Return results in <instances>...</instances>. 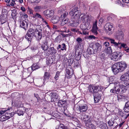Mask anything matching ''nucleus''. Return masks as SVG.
<instances>
[{
	"label": "nucleus",
	"instance_id": "nucleus-62",
	"mask_svg": "<svg viewBox=\"0 0 129 129\" xmlns=\"http://www.w3.org/2000/svg\"><path fill=\"white\" fill-rule=\"evenodd\" d=\"M124 50L127 52H129V48L127 47L126 49H124Z\"/></svg>",
	"mask_w": 129,
	"mask_h": 129
},
{
	"label": "nucleus",
	"instance_id": "nucleus-43",
	"mask_svg": "<svg viewBox=\"0 0 129 129\" xmlns=\"http://www.w3.org/2000/svg\"><path fill=\"white\" fill-rule=\"evenodd\" d=\"M60 127L62 129H70L68 126L64 125L63 124H60Z\"/></svg>",
	"mask_w": 129,
	"mask_h": 129
},
{
	"label": "nucleus",
	"instance_id": "nucleus-16",
	"mask_svg": "<svg viewBox=\"0 0 129 129\" xmlns=\"http://www.w3.org/2000/svg\"><path fill=\"white\" fill-rule=\"evenodd\" d=\"M78 19L80 22H84L85 21V20H86V16L84 14H80Z\"/></svg>",
	"mask_w": 129,
	"mask_h": 129
},
{
	"label": "nucleus",
	"instance_id": "nucleus-6",
	"mask_svg": "<svg viewBox=\"0 0 129 129\" xmlns=\"http://www.w3.org/2000/svg\"><path fill=\"white\" fill-rule=\"evenodd\" d=\"M88 106L86 105L77 106L76 110L80 113L86 112L88 109Z\"/></svg>",
	"mask_w": 129,
	"mask_h": 129
},
{
	"label": "nucleus",
	"instance_id": "nucleus-63",
	"mask_svg": "<svg viewBox=\"0 0 129 129\" xmlns=\"http://www.w3.org/2000/svg\"><path fill=\"white\" fill-rule=\"evenodd\" d=\"M41 0H32L33 2L34 3H39Z\"/></svg>",
	"mask_w": 129,
	"mask_h": 129
},
{
	"label": "nucleus",
	"instance_id": "nucleus-28",
	"mask_svg": "<svg viewBox=\"0 0 129 129\" xmlns=\"http://www.w3.org/2000/svg\"><path fill=\"white\" fill-rule=\"evenodd\" d=\"M66 102V100L63 101L62 100H59L58 103V106L60 107L64 106V105Z\"/></svg>",
	"mask_w": 129,
	"mask_h": 129
},
{
	"label": "nucleus",
	"instance_id": "nucleus-25",
	"mask_svg": "<svg viewBox=\"0 0 129 129\" xmlns=\"http://www.w3.org/2000/svg\"><path fill=\"white\" fill-rule=\"evenodd\" d=\"M112 50L111 47L106 48L105 52L108 56L112 53Z\"/></svg>",
	"mask_w": 129,
	"mask_h": 129
},
{
	"label": "nucleus",
	"instance_id": "nucleus-15",
	"mask_svg": "<svg viewBox=\"0 0 129 129\" xmlns=\"http://www.w3.org/2000/svg\"><path fill=\"white\" fill-rule=\"evenodd\" d=\"M60 18L59 16H54L51 19L52 22L53 23H56L59 21Z\"/></svg>",
	"mask_w": 129,
	"mask_h": 129
},
{
	"label": "nucleus",
	"instance_id": "nucleus-64",
	"mask_svg": "<svg viewBox=\"0 0 129 129\" xmlns=\"http://www.w3.org/2000/svg\"><path fill=\"white\" fill-rule=\"evenodd\" d=\"M28 82L29 83H32L33 82V79L32 78H30V81H29L28 80H27Z\"/></svg>",
	"mask_w": 129,
	"mask_h": 129
},
{
	"label": "nucleus",
	"instance_id": "nucleus-20",
	"mask_svg": "<svg viewBox=\"0 0 129 129\" xmlns=\"http://www.w3.org/2000/svg\"><path fill=\"white\" fill-rule=\"evenodd\" d=\"M43 9V6H37L34 8L35 12H40Z\"/></svg>",
	"mask_w": 129,
	"mask_h": 129
},
{
	"label": "nucleus",
	"instance_id": "nucleus-9",
	"mask_svg": "<svg viewBox=\"0 0 129 129\" xmlns=\"http://www.w3.org/2000/svg\"><path fill=\"white\" fill-rule=\"evenodd\" d=\"M42 28L40 25H38L36 26V29L35 31V32H38V40H40L42 37Z\"/></svg>",
	"mask_w": 129,
	"mask_h": 129
},
{
	"label": "nucleus",
	"instance_id": "nucleus-8",
	"mask_svg": "<svg viewBox=\"0 0 129 129\" xmlns=\"http://www.w3.org/2000/svg\"><path fill=\"white\" fill-rule=\"evenodd\" d=\"M121 57V52H114L112 54L111 58L112 60L117 61L120 59Z\"/></svg>",
	"mask_w": 129,
	"mask_h": 129
},
{
	"label": "nucleus",
	"instance_id": "nucleus-59",
	"mask_svg": "<svg viewBox=\"0 0 129 129\" xmlns=\"http://www.w3.org/2000/svg\"><path fill=\"white\" fill-rule=\"evenodd\" d=\"M104 19L102 18H100L99 20V21L100 22V23L101 24H102L103 22Z\"/></svg>",
	"mask_w": 129,
	"mask_h": 129
},
{
	"label": "nucleus",
	"instance_id": "nucleus-18",
	"mask_svg": "<svg viewBox=\"0 0 129 129\" xmlns=\"http://www.w3.org/2000/svg\"><path fill=\"white\" fill-rule=\"evenodd\" d=\"M67 74L66 76L68 78H70L72 77V75L73 74V70L71 73L70 71L68 69L66 70Z\"/></svg>",
	"mask_w": 129,
	"mask_h": 129
},
{
	"label": "nucleus",
	"instance_id": "nucleus-41",
	"mask_svg": "<svg viewBox=\"0 0 129 129\" xmlns=\"http://www.w3.org/2000/svg\"><path fill=\"white\" fill-rule=\"evenodd\" d=\"M97 22L96 21L94 22L93 23V29H98V28L97 26Z\"/></svg>",
	"mask_w": 129,
	"mask_h": 129
},
{
	"label": "nucleus",
	"instance_id": "nucleus-50",
	"mask_svg": "<svg viewBox=\"0 0 129 129\" xmlns=\"http://www.w3.org/2000/svg\"><path fill=\"white\" fill-rule=\"evenodd\" d=\"M10 109H8L7 110H1L0 111V116L2 115L3 114H4L6 111L9 110Z\"/></svg>",
	"mask_w": 129,
	"mask_h": 129
},
{
	"label": "nucleus",
	"instance_id": "nucleus-47",
	"mask_svg": "<svg viewBox=\"0 0 129 129\" xmlns=\"http://www.w3.org/2000/svg\"><path fill=\"white\" fill-rule=\"evenodd\" d=\"M108 125L110 126L111 127H112V126H113V124L114 123V122L113 121H110L109 120L108 122Z\"/></svg>",
	"mask_w": 129,
	"mask_h": 129
},
{
	"label": "nucleus",
	"instance_id": "nucleus-49",
	"mask_svg": "<svg viewBox=\"0 0 129 129\" xmlns=\"http://www.w3.org/2000/svg\"><path fill=\"white\" fill-rule=\"evenodd\" d=\"M104 46L106 48H107L109 45V42H105L103 43Z\"/></svg>",
	"mask_w": 129,
	"mask_h": 129
},
{
	"label": "nucleus",
	"instance_id": "nucleus-22",
	"mask_svg": "<svg viewBox=\"0 0 129 129\" xmlns=\"http://www.w3.org/2000/svg\"><path fill=\"white\" fill-rule=\"evenodd\" d=\"M123 110L125 112H129V101H128L126 103L123 108Z\"/></svg>",
	"mask_w": 129,
	"mask_h": 129
},
{
	"label": "nucleus",
	"instance_id": "nucleus-21",
	"mask_svg": "<svg viewBox=\"0 0 129 129\" xmlns=\"http://www.w3.org/2000/svg\"><path fill=\"white\" fill-rule=\"evenodd\" d=\"M93 96L94 102L95 103L98 102L101 99V95L98 94L96 95H94Z\"/></svg>",
	"mask_w": 129,
	"mask_h": 129
},
{
	"label": "nucleus",
	"instance_id": "nucleus-5",
	"mask_svg": "<svg viewBox=\"0 0 129 129\" xmlns=\"http://www.w3.org/2000/svg\"><path fill=\"white\" fill-rule=\"evenodd\" d=\"M104 30L109 35L112 34L114 32V28L113 25L112 23H107L104 27Z\"/></svg>",
	"mask_w": 129,
	"mask_h": 129
},
{
	"label": "nucleus",
	"instance_id": "nucleus-46",
	"mask_svg": "<svg viewBox=\"0 0 129 129\" xmlns=\"http://www.w3.org/2000/svg\"><path fill=\"white\" fill-rule=\"evenodd\" d=\"M82 32H81V31L79 32V33L80 34L86 35L87 34H88V32L86 31H85L84 30H82Z\"/></svg>",
	"mask_w": 129,
	"mask_h": 129
},
{
	"label": "nucleus",
	"instance_id": "nucleus-12",
	"mask_svg": "<svg viewBox=\"0 0 129 129\" xmlns=\"http://www.w3.org/2000/svg\"><path fill=\"white\" fill-rule=\"evenodd\" d=\"M43 14L46 17H50L53 15L54 11L52 10H47L43 12Z\"/></svg>",
	"mask_w": 129,
	"mask_h": 129
},
{
	"label": "nucleus",
	"instance_id": "nucleus-60",
	"mask_svg": "<svg viewBox=\"0 0 129 129\" xmlns=\"http://www.w3.org/2000/svg\"><path fill=\"white\" fill-rule=\"evenodd\" d=\"M61 29H63L62 30V32H66L67 29L66 27H64L63 28H62Z\"/></svg>",
	"mask_w": 129,
	"mask_h": 129
},
{
	"label": "nucleus",
	"instance_id": "nucleus-14",
	"mask_svg": "<svg viewBox=\"0 0 129 129\" xmlns=\"http://www.w3.org/2000/svg\"><path fill=\"white\" fill-rule=\"evenodd\" d=\"M98 124L100 128L102 129H108V127L106 124L103 123V122L99 121Z\"/></svg>",
	"mask_w": 129,
	"mask_h": 129
},
{
	"label": "nucleus",
	"instance_id": "nucleus-31",
	"mask_svg": "<svg viewBox=\"0 0 129 129\" xmlns=\"http://www.w3.org/2000/svg\"><path fill=\"white\" fill-rule=\"evenodd\" d=\"M42 16L38 13H36L35 14H33V17L34 18H42Z\"/></svg>",
	"mask_w": 129,
	"mask_h": 129
},
{
	"label": "nucleus",
	"instance_id": "nucleus-58",
	"mask_svg": "<svg viewBox=\"0 0 129 129\" xmlns=\"http://www.w3.org/2000/svg\"><path fill=\"white\" fill-rule=\"evenodd\" d=\"M91 129H95V126L93 124L89 127Z\"/></svg>",
	"mask_w": 129,
	"mask_h": 129
},
{
	"label": "nucleus",
	"instance_id": "nucleus-53",
	"mask_svg": "<svg viewBox=\"0 0 129 129\" xmlns=\"http://www.w3.org/2000/svg\"><path fill=\"white\" fill-rule=\"evenodd\" d=\"M41 47L42 49L44 50H47L48 48V47L47 46H46L45 45H42Z\"/></svg>",
	"mask_w": 129,
	"mask_h": 129
},
{
	"label": "nucleus",
	"instance_id": "nucleus-4",
	"mask_svg": "<svg viewBox=\"0 0 129 129\" xmlns=\"http://www.w3.org/2000/svg\"><path fill=\"white\" fill-rule=\"evenodd\" d=\"M88 88V92L90 94H92L100 91L102 87L100 85H96L93 84H90L89 85Z\"/></svg>",
	"mask_w": 129,
	"mask_h": 129
},
{
	"label": "nucleus",
	"instance_id": "nucleus-37",
	"mask_svg": "<svg viewBox=\"0 0 129 129\" xmlns=\"http://www.w3.org/2000/svg\"><path fill=\"white\" fill-rule=\"evenodd\" d=\"M8 119V118L5 115H3L0 117V121H4Z\"/></svg>",
	"mask_w": 129,
	"mask_h": 129
},
{
	"label": "nucleus",
	"instance_id": "nucleus-56",
	"mask_svg": "<svg viewBox=\"0 0 129 129\" xmlns=\"http://www.w3.org/2000/svg\"><path fill=\"white\" fill-rule=\"evenodd\" d=\"M98 29H92V31L93 33H94V34L95 35H97L98 34V33L97 31Z\"/></svg>",
	"mask_w": 129,
	"mask_h": 129
},
{
	"label": "nucleus",
	"instance_id": "nucleus-33",
	"mask_svg": "<svg viewBox=\"0 0 129 129\" xmlns=\"http://www.w3.org/2000/svg\"><path fill=\"white\" fill-rule=\"evenodd\" d=\"M58 12L59 13H63V17H62V15H61V17L62 18V19L63 18L64 19L68 14V13L67 12H66L65 13H63L62 11V9H61V10H59L58 11Z\"/></svg>",
	"mask_w": 129,
	"mask_h": 129
},
{
	"label": "nucleus",
	"instance_id": "nucleus-38",
	"mask_svg": "<svg viewBox=\"0 0 129 129\" xmlns=\"http://www.w3.org/2000/svg\"><path fill=\"white\" fill-rule=\"evenodd\" d=\"M108 56V55L107 54H106V55H105V54L103 53L101 55L100 57L101 60H103L105 59L106 57Z\"/></svg>",
	"mask_w": 129,
	"mask_h": 129
},
{
	"label": "nucleus",
	"instance_id": "nucleus-7",
	"mask_svg": "<svg viewBox=\"0 0 129 129\" xmlns=\"http://www.w3.org/2000/svg\"><path fill=\"white\" fill-rule=\"evenodd\" d=\"M35 36V32H34V30L33 29H29L26 34L25 38L27 39L28 41H31V39L28 38V37L30 38L33 37V36Z\"/></svg>",
	"mask_w": 129,
	"mask_h": 129
},
{
	"label": "nucleus",
	"instance_id": "nucleus-1",
	"mask_svg": "<svg viewBox=\"0 0 129 129\" xmlns=\"http://www.w3.org/2000/svg\"><path fill=\"white\" fill-rule=\"evenodd\" d=\"M111 86L114 87L110 90L111 92L118 93H123L126 91V88L129 90V81L125 80L120 82H116L111 84Z\"/></svg>",
	"mask_w": 129,
	"mask_h": 129
},
{
	"label": "nucleus",
	"instance_id": "nucleus-35",
	"mask_svg": "<svg viewBox=\"0 0 129 129\" xmlns=\"http://www.w3.org/2000/svg\"><path fill=\"white\" fill-rule=\"evenodd\" d=\"M84 24L85 25L86 27L87 30L90 29L91 27V25L90 24L89 22L86 21L84 23Z\"/></svg>",
	"mask_w": 129,
	"mask_h": 129
},
{
	"label": "nucleus",
	"instance_id": "nucleus-19",
	"mask_svg": "<svg viewBox=\"0 0 129 129\" xmlns=\"http://www.w3.org/2000/svg\"><path fill=\"white\" fill-rule=\"evenodd\" d=\"M50 76V75L49 73L48 72H45L44 76V82H47L48 80L49 79Z\"/></svg>",
	"mask_w": 129,
	"mask_h": 129
},
{
	"label": "nucleus",
	"instance_id": "nucleus-27",
	"mask_svg": "<svg viewBox=\"0 0 129 129\" xmlns=\"http://www.w3.org/2000/svg\"><path fill=\"white\" fill-rule=\"evenodd\" d=\"M14 114V112H12L11 113H6L5 114L6 116L7 117L8 119L13 116Z\"/></svg>",
	"mask_w": 129,
	"mask_h": 129
},
{
	"label": "nucleus",
	"instance_id": "nucleus-36",
	"mask_svg": "<svg viewBox=\"0 0 129 129\" xmlns=\"http://www.w3.org/2000/svg\"><path fill=\"white\" fill-rule=\"evenodd\" d=\"M80 28L82 30H84L85 31L87 30L86 27L84 23H83L81 24L80 25Z\"/></svg>",
	"mask_w": 129,
	"mask_h": 129
},
{
	"label": "nucleus",
	"instance_id": "nucleus-61",
	"mask_svg": "<svg viewBox=\"0 0 129 129\" xmlns=\"http://www.w3.org/2000/svg\"><path fill=\"white\" fill-rule=\"evenodd\" d=\"M122 1L125 3H129V0H122Z\"/></svg>",
	"mask_w": 129,
	"mask_h": 129
},
{
	"label": "nucleus",
	"instance_id": "nucleus-54",
	"mask_svg": "<svg viewBox=\"0 0 129 129\" xmlns=\"http://www.w3.org/2000/svg\"><path fill=\"white\" fill-rule=\"evenodd\" d=\"M44 30L46 32H49L50 31V28L44 27Z\"/></svg>",
	"mask_w": 129,
	"mask_h": 129
},
{
	"label": "nucleus",
	"instance_id": "nucleus-3",
	"mask_svg": "<svg viewBox=\"0 0 129 129\" xmlns=\"http://www.w3.org/2000/svg\"><path fill=\"white\" fill-rule=\"evenodd\" d=\"M77 7H74L72 8L69 13V14L72 16V18H74L73 20L75 21L78 19L79 16L81 14L80 11L78 10Z\"/></svg>",
	"mask_w": 129,
	"mask_h": 129
},
{
	"label": "nucleus",
	"instance_id": "nucleus-23",
	"mask_svg": "<svg viewBox=\"0 0 129 129\" xmlns=\"http://www.w3.org/2000/svg\"><path fill=\"white\" fill-rule=\"evenodd\" d=\"M66 44L64 43H63L61 45H59L57 47V49H61V50L62 51L64 50H66Z\"/></svg>",
	"mask_w": 129,
	"mask_h": 129
},
{
	"label": "nucleus",
	"instance_id": "nucleus-26",
	"mask_svg": "<svg viewBox=\"0 0 129 129\" xmlns=\"http://www.w3.org/2000/svg\"><path fill=\"white\" fill-rule=\"evenodd\" d=\"M87 50L89 54H95L96 53V52H94V50H93V47H89L87 49Z\"/></svg>",
	"mask_w": 129,
	"mask_h": 129
},
{
	"label": "nucleus",
	"instance_id": "nucleus-11",
	"mask_svg": "<svg viewBox=\"0 0 129 129\" xmlns=\"http://www.w3.org/2000/svg\"><path fill=\"white\" fill-rule=\"evenodd\" d=\"M115 36L117 39H122L124 36V34L121 31L117 30L116 32Z\"/></svg>",
	"mask_w": 129,
	"mask_h": 129
},
{
	"label": "nucleus",
	"instance_id": "nucleus-24",
	"mask_svg": "<svg viewBox=\"0 0 129 129\" xmlns=\"http://www.w3.org/2000/svg\"><path fill=\"white\" fill-rule=\"evenodd\" d=\"M109 40L111 43L113 44L115 47L117 48L118 47L120 43L119 42H118V43H117L115 42L114 40L112 39H110Z\"/></svg>",
	"mask_w": 129,
	"mask_h": 129
},
{
	"label": "nucleus",
	"instance_id": "nucleus-17",
	"mask_svg": "<svg viewBox=\"0 0 129 129\" xmlns=\"http://www.w3.org/2000/svg\"><path fill=\"white\" fill-rule=\"evenodd\" d=\"M28 25V23H27L25 21H23L21 22L20 26L21 27L26 30Z\"/></svg>",
	"mask_w": 129,
	"mask_h": 129
},
{
	"label": "nucleus",
	"instance_id": "nucleus-40",
	"mask_svg": "<svg viewBox=\"0 0 129 129\" xmlns=\"http://www.w3.org/2000/svg\"><path fill=\"white\" fill-rule=\"evenodd\" d=\"M90 120H87L86 123V125L87 127H89L92 124Z\"/></svg>",
	"mask_w": 129,
	"mask_h": 129
},
{
	"label": "nucleus",
	"instance_id": "nucleus-44",
	"mask_svg": "<svg viewBox=\"0 0 129 129\" xmlns=\"http://www.w3.org/2000/svg\"><path fill=\"white\" fill-rule=\"evenodd\" d=\"M115 4L120 5L122 7H123L124 6L121 3V1L118 0L115 1Z\"/></svg>",
	"mask_w": 129,
	"mask_h": 129
},
{
	"label": "nucleus",
	"instance_id": "nucleus-2",
	"mask_svg": "<svg viewBox=\"0 0 129 129\" xmlns=\"http://www.w3.org/2000/svg\"><path fill=\"white\" fill-rule=\"evenodd\" d=\"M127 65L125 62L121 61L116 63L112 66V70L114 74L123 71L126 68Z\"/></svg>",
	"mask_w": 129,
	"mask_h": 129
},
{
	"label": "nucleus",
	"instance_id": "nucleus-55",
	"mask_svg": "<svg viewBox=\"0 0 129 129\" xmlns=\"http://www.w3.org/2000/svg\"><path fill=\"white\" fill-rule=\"evenodd\" d=\"M118 114L119 115L121 116H124V114L122 111H119L118 112Z\"/></svg>",
	"mask_w": 129,
	"mask_h": 129
},
{
	"label": "nucleus",
	"instance_id": "nucleus-32",
	"mask_svg": "<svg viewBox=\"0 0 129 129\" xmlns=\"http://www.w3.org/2000/svg\"><path fill=\"white\" fill-rule=\"evenodd\" d=\"M127 47V46L126 45V44L121 43L120 42L118 48H119L120 49H121L122 47H123L124 48V49H126Z\"/></svg>",
	"mask_w": 129,
	"mask_h": 129
},
{
	"label": "nucleus",
	"instance_id": "nucleus-52",
	"mask_svg": "<svg viewBox=\"0 0 129 129\" xmlns=\"http://www.w3.org/2000/svg\"><path fill=\"white\" fill-rule=\"evenodd\" d=\"M76 40L79 43H81L83 41V40L79 37L77 38Z\"/></svg>",
	"mask_w": 129,
	"mask_h": 129
},
{
	"label": "nucleus",
	"instance_id": "nucleus-42",
	"mask_svg": "<svg viewBox=\"0 0 129 129\" xmlns=\"http://www.w3.org/2000/svg\"><path fill=\"white\" fill-rule=\"evenodd\" d=\"M16 113L19 116H20L21 115H23L24 113L23 111L21 110H17V111Z\"/></svg>",
	"mask_w": 129,
	"mask_h": 129
},
{
	"label": "nucleus",
	"instance_id": "nucleus-45",
	"mask_svg": "<svg viewBox=\"0 0 129 129\" xmlns=\"http://www.w3.org/2000/svg\"><path fill=\"white\" fill-rule=\"evenodd\" d=\"M60 72L58 71H57L56 73L55 76L54 77L55 79L57 80L58 79L59 77Z\"/></svg>",
	"mask_w": 129,
	"mask_h": 129
},
{
	"label": "nucleus",
	"instance_id": "nucleus-39",
	"mask_svg": "<svg viewBox=\"0 0 129 129\" xmlns=\"http://www.w3.org/2000/svg\"><path fill=\"white\" fill-rule=\"evenodd\" d=\"M92 17L90 15H87L86 16V20L87 22H90V21L92 19Z\"/></svg>",
	"mask_w": 129,
	"mask_h": 129
},
{
	"label": "nucleus",
	"instance_id": "nucleus-30",
	"mask_svg": "<svg viewBox=\"0 0 129 129\" xmlns=\"http://www.w3.org/2000/svg\"><path fill=\"white\" fill-rule=\"evenodd\" d=\"M40 66L38 65L33 64L31 66V69L33 71L40 68Z\"/></svg>",
	"mask_w": 129,
	"mask_h": 129
},
{
	"label": "nucleus",
	"instance_id": "nucleus-48",
	"mask_svg": "<svg viewBox=\"0 0 129 129\" xmlns=\"http://www.w3.org/2000/svg\"><path fill=\"white\" fill-rule=\"evenodd\" d=\"M28 11H27V13H29L30 14H33V11L30 8L28 7Z\"/></svg>",
	"mask_w": 129,
	"mask_h": 129
},
{
	"label": "nucleus",
	"instance_id": "nucleus-51",
	"mask_svg": "<svg viewBox=\"0 0 129 129\" xmlns=\"http://www.w3.org/2000/svg\"><path fill=\"white\" fill-rule=\"evenodd\" d=\"M87 38L89 39H95V37L93 35H91L88 36L87 37Z\"/></svg>",
	"mask_w": 129,
	"mask_h": 129
},
{
	"label": "nucleus",
	"instance_id": "nucleus-57",
	"mask_svg": "<svg viewBox=\"0 0 129 129\" xmlns=\"http://www.w3.org/2000/svg\"><path fill=\"white\" fill-rule=\"evenodd\" d=\"M1 24H3V23H5L6 22V19H3V18H2L1 19Z\"/></svg>",
	"mask_w": 129,
	"mask_h": 129
},
{
	"label": "nucleus",
	"instance_id": "nucleus-13",
	"mask_svg": "<svg viewBox=\"0 0 129 129\" xmlns=\"http://www.w3.org/2000/svg\"><path fill=\"white\" fill-rule=\"evenodd\" d=\"M51 94V102H54L56 99H59V97L57 93L52 92Z\"/></svg>",
	"mask_w": 129,
	"mask_h": 129
},
{
	"label": "nucleus",
	"instance_id": "nucleus-29",
	"mask_svg": "<svg viewBox=\"0 0 129 129\" xmlns=\"http://www.w3.org/2000/svg\"><path fill=\"white\" fill-rule=\"evenodd\" d=\"M120 79L122 81H124V80L126 79H128L127 74V72L123 74L121 76Z\"/></svg>",
	"mask_w": 129,
	"mask_h": 129
},
{
	"label": "nucleus",
	"instance_id": "nucleus-34",
	"mask_svg": "<svg viewBox=\"0 0 129 129\" xmlns=\"http://www.w3.org/2000/svg\"><path fill=\"white\" fill-rule=\"evenodd\" d=\"M53 62V60L51 57H49L47 59L46 64L50 65Z\"/></svg>",
	"mask_w": 129,
	"mask_h": 129
},
{
	"label": "nucleus",
	"instance_id": "nucleus-10",
	"mask_svg": "<svg viewBox=\"0 0 129 129\" xmlns=\"http://www.w3.org/2000/svg\"><path fill=\"white\" fill-rule=\"evenodd\" d=\"M93 50H94V52H96L97 51H100L102 48V46L99 43L97 42L94 44L92 46Z\"/></svg>",
	"mask_w": 129,
	"mask_h": 129
}]
</instances>
